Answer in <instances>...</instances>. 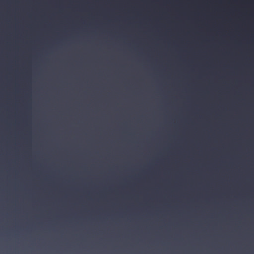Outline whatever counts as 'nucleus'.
<instances>
[{
  "mask_svg": "<svg viewBox=\"0 0 254 254\" xmlns=\"http://www.w3.org/2000/svg\"><path fill=\"white\" fill-rule=\"evenodd\" d=\"M64 192H65V190H64Z\"/></svg>",
  "mask_w": 254,
  "mask_h": 254,
  "instance_id": "nucleus-10",
  "label": "nucleus"
},
{
  "mask_svg": "<svg viewBox=\"0 0 254 254\" xmlns=\"http://www.w3.org/2000/svg\"><path fill=\"white\" fill-rule=\"evenodd\" d=\"M64 99H65V94H64Z\"/></svg>",
  "mask_w": 254,
  "mask_h": 254,
  "instance_id": "nucleus-3",
  "label": "nucleus"
},
{
  "mask_svg": "<svg viewBox=\"0 0 254 254\" xmlns=\"http://www.w3.org/2000/svg\"><path fill=\"white\" fill-rule=\"evenodd\" d=\"M60 254H64V160H60Z\"/></svg>",
  "mask_w": 254,
  "mask_h": 254,
  "instance_id": "nucleus-1",
  "label": "nucleus"
},
{
  "mask_svg": "<svg viewBox=\"0 0 254 254\" xmlns=\"http://www.w3.org/2000/svg\"><path fill=\"white\" fill-rule=\"evenodd\" d=\"M64 99H65V94H64Z\"/></svg>",
  "mask_w": 254,
  "mask_h": 254,
  "instance_id": "nucleus-5",
  "label": "nucleus"
},
{
  "mask_svg": "<svg viewBox=\"0 0 254 254\" xmlns=\"http://www.w3.org/2000/svg\"><path fill=\"white\" fill-rule=\"evenodd\" d=\"M64 99H65V94H64Z\"/></svg>",
  "mask_w": 254,
  "mask_h": 254,
  "instance_id": "nucleus-2",
  "label": "nucleus"
},
{
  "mask_svg": "<svg viewBox=\"0 0 254 254\" xmlns=\"http://www.w3.org/2000/svg\"><path fill=\"white\" fill-rule=\"evenodd\" d=\"M64 47H65V45L64 46Z\"/></svg>",
  "mask_w": 254,
  "mask_h": 254,
  "instance_id": "nucleus-11",
  "label": "nucleus"
},
{
  "mask_svg": "<svg viewBox=\"0 0 254 254\" xmlns=\"http://www.w3.org/2000/svg\"><path fill=\"white\" fill-rule=\"evenodd\" d=\"M64 110H65V106H64Z\"/></svg>",
  "mask_w": 254,
  "mask_h": 254,
  "instance_id": "nucleus-8",
  "label": "nucleus"
},
{
  "mask_svg": "<svg viewBox=\"0 0 254 254\" xmlns=\"http://www.w3.org/2000/svg\"><path fill=\"white\" fill-rule=\"evenodd\" d=\"M64 110H65V106H64Z\"/></svg>",
  "mask_w": 254,
  "mask_h": 254,
  "instance_id": "nucleus-7",
  "label": "nucleus"
},
{
  "mask_svg": "<svg viewBox=\"0 0 254 254\" xmlns=\"http://www.w3.org/2000/svg\"><path fill=\"white\" fill-rule=\"evenodd\" d=\"M64 110H65V106H64Z\"/></svg>",
  "mask_w": 254,
  "mask_h": 254,
  "instance_id": "nucleus-6",
  "label": "nucleus"
},
{
  "mask_svg": "<svg viewBox=\"0 0 254 254\" xmlns=\"http://www.w3.org/2000/svg\"><path fill=\"white\" fill-rule=\"evenodd\" d=\"M64 63L65 62V60L64 61Z\"/></svg>",
  "mask_w": 254,
  "mask_h": 254,
  "instance_id": "nucleus-9",
  "label": "nucleus"
},
{
  "mask_svg": "<svg viewBox=\"0 0 254 254\" xmlns=\"http://www.w3.org/2000/svg\"><path fill=\"white\" fill-rule=\"evenodd\" d=\"M64 99H65V94H64Z\"/></svg>",
  "mask_w": 254,
  "mask_h": 254,
  "instance_id": "nucleus-4",
  "label": "nucleus"
}]
</instances>
